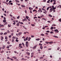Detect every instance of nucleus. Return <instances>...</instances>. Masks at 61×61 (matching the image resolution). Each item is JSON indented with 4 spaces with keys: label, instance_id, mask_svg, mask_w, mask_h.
I'll use <instances>...</instances> for the list:
<instances>
[{
    "label": "nucleus",
    "instance_id": "obj_20",
    "mask_svg": "<svg viewBox=\"0 0 61 61\" xmlns=\"http://www.w3.org/2000/svg\"><path fill=\"white\" fill-rule=\"evenodd\" d=\"M19 47H21V48H23V47L22 46H19Z\"/></svg>",
    "mask_w": 61,
    "mask_h": 61
},
{
    "label": "nucleus",
    "instance_id": "obj_29",
    "mask_svg": "<svg viewBox=\"0 0 61 61\" xmlns=\"http://www.w3.org/2000/svg\"><path fill=\"white\" fill-rule=\"evenodd\" d=\"M31 25L32 26H35V25L34 24H31Z\"/></svg>",
    "mask_w": 61,
    "mask_h": 61
},
{
    "label": "nucleus",
    "instance_id": "obj_9",
    "mask_svg": "<svg viewBox=\"0 0 61 61\" xmlns=\"http://www.w3.org/2000/svg\"><path fill=\"white\" fill-rule=\"evenodd\" d=\"M26 18L27 19H28L29 17L28 16H26Z\"/></svg>",
    "mask_w": 61,
    "mask_h": 61
},
{
    "label": "nucleus",
    "instance_id": "obj_4",
    "mask_svg": "<svg viewBox=\"0 0 61 61\" xmlns=\"http://www.w3.org/2000/svg\"><path fill=\"white\" fill-rule=\"evenodd\" d=\"M12 58H14V59H16V58H17L15 56L12 57Z\"/></svg>",
    "mask_w": 61,
    "mask_h": 61
},
{
    "label": "nucleus",
    "instance_id": "obj_51",
    "mask_svg": "<svg viewBox=\"0 0 61 61\" xmlns=\"http://www.w3.org/2000/svg\"><path fill=\"white\" fill-rule=\"evenodd\" d=\"M30 13H32V10H30Z\"/></svg>",
    "mask_w": 61,
    "mask_h": 61
},
{
    "label": "nucleus",
    "instance_id": "obj_61",
    "mask_svg": "<svg viewBox=\"0 0 61 61\" xmlns=\"http://www.w3.org/2000/svg\"><path fill=\"white\" fill-rule=\"evenodd\" d=\"M52 8H53L54 7V5H52Z\"/></svg>",
    "mask_w": 61,
    "mask_h": 61
},
{
    "label": "nucleus",
    "instance_id": "obj_8",
    "mask_svg": "<svg viewBox=\"0 0 61 61\" xmlns=\"http://www.w3.org/2000/svg\"><path fill=\"white\" fill-rule=\"evenodd\" d=\"M3 22L4 23H5L6 22V20H3Z\"/></svg>",
    "mask_w": 61,
    "mask_h": 61
},
{
    "label": "nucleus",
    "instance_id": "obj_63",
    "mask_svg": "<svg viewBox=\"0 0 61 61\" xmlns=\"http://www.w3.org/2000/svg\"><path fill=\"white\" fill-rule=\"evenodd\" d=\"M31 55H33L34 53H31Z\"/></svg>",
    "mask_w": 61,
    "mask_h": 61
},
{
    "label": "nucleus",
    "instance_id": "obj_37",
    "mask_svg": "<svg viewBox=\"0 0 61 61\" xmlns=\"http://www.w3.org/2000/svg\"><path fill=\"white\" fill-rule=\"evenodd\" d=\"M1 30H5V29H0Z\"/></svg>",
    "mask_w": 61,
    "mask_h": 61
},
{
    "label": "nucleus",
    "instance_id": "obj_54",
    "mask_svg": "<svg viewBox=\"0 0 61 61\" xmlns=\"http://www.w3.org/2000/svg\"><path fill=\"white\" fill-rule=\"evenodd\" d=\"M53 1L52 0H51L50 1L51 3H52V2H53Z\"/></svg>",
    "mask_w": 61,
    "mask_h": 61
},
{
    "label": "nucleus",
    "instance_id": "obj_6",
    "mask_svg": "<svg viewBox=\"0 0 61 61\" xmlns=\"http://www.w3.org/2000/svg\"><path fill=\"white\" fill-rule=\"evenodd\" d=\"M28 40V38L24 39V41H26V40Z\"/></svg>",
    "mask_w": 61,
    "mask_h": 61
},
{
    "label": "nucleus",
    "instance_id": "obj_2",
    "mask_svg": "<svg viewBox=\"0 0 61 61\" xmlns=\"http://www.w3.org/2000/svg\"><path fill=\"white\" fill-rule=\"evenodd\" d=\"M55 32H56V33H58L59 32V31L57 29H56L55 30Z\"/></svg>",
    "mask_w": 61,
    "mask_h": 61
},
{
    "label": "nucleus",
    "instance_id": "obj_57",
    "mask_svg": "<svg viewBox=\"0 0 61 61\" xmlns=\"http://www.w3.org/2000/svg\"><path fill=\"white\" fill-rule=\"evenodd\" d=\"M48 27V26H45V28H46V27Z\"/></svg>",
    "mask_w": 61,
    "mask_h": 61
},
{
    "label": "nucleus",
    "instance_id": "obj_58",
    "mask_svg": "<svg viewBox=\"0 0 61 61\" xmlns=\"http://www.w3.org/2000/svg\"><path fill=\"white\" fill-rule=\"evenodd\" d=\"M31 39V38H29V39H28V41H30V39Z\"/></svg>",
    "mask_w": 61,
    "mask_h": 61
},
{
    "label": "nucleus",
    "instance_id": "obj_40",
    "mask_svg": "<svg viewBox=\"0 0 61 61\" xmlns=\"http://www.w3.org/2000/svg\"><path fill=\"white\" fill-rule=\"evenodd\" d=\"M22 46V44H19V46Z\"/></svg>",
    "mask_w": 61,
    "mask_h": 61
},
{
    "label": "nucleus",
    "instance_id": "obj_56",
    "mask_svg": "<svg viewBox=\"0 0 61 61\" xmlns=\"http://www.w3.org/2000/svg\"><path fill=\"white\" fill-rule=\"evenodd\" d=\"M1 26H2L3 27H4V25H1L0 26V27H1Z\"/></svg>",
    "mask_w": 61,
    "mask_h": 61
},
{
    "label": "nucleus",
    "instance_id": "obj_30",
    "mask_svg": "<svg viewBox=\"0 0 61 61\" xmlns=\"http://www.w3.org/2000/svg\"><path fill=\"white\" fill-rule=\"evenodd\" d=\"M42 19H43V20H45V21H46V19L44 18H42Z\"/></svg>",
    "mask_w": 61,
    "mask_h": 61
},
{
    "label": "nucleus",
    "instance_id": "obj_53",
    "mask_svg": "<svg viewBox=\"0 0 61 61\" xmlns=\"http://www.w3.org/2000/svg\"><path fill=\"white\" fill-rule=\"evenodd\" d=\"M15 24H16V23H15V22H14V23H13V25H15Z\"/></svg>",
    "mask_w": 61,
    "mask_h": 61
},
{
    "label": "nucleus",
    "instance_id": "obj_42",
    "mask_svg": "<svg viewBox=\"0 0 61 61\" xmlns=\"http://www.w3.org/2000/svg\"><path fill=\"white\" fill-rule=\"evenodd\" d=\"M46 32H47V33H49V32H50V31H46Z\"/></svg>",
    "mask_w": 61,
    "mask_h": 61
},
{
    "label": "nucleus",
    "instance_id": "obj_32",
    "mask_svg": "<svg viewBox=\"0 0 61 61\" xmlns=\"http://www.w3.org/2000/svg\"><path fill=\"white\" fill-rule=\"evenodd\" d=\"M59 49H60V47H58L57 49V50H59Z\"/></svg>",
    "mask_w": 61,
    "mask_h": 61
},
{
    "label": "nucleus",
    "instance_id": "obj_60",
    "mask_svg": "<svg viewBox=\"0 0 61 61\" xmlns=\"http://www.w3.org/2000/svg\"><path fill=\"white\" fill-rule=\"evenodd\" d=\"M12 42H14V40L12 39Z\"/></svg>",
    "mask_w": 61,
    "mask_h": 61
},
{
    "label": "nucleus",
    "instance_id": "obj_22",
    "mask_svg": "<svg viewBox=\"0 0 61 61\" xmlns=\"http://www.w3.org/2000/svg\"><path fill=\"white\" fill-rule=\"evenodd\" d=\"M46 44H49V42L47 41H46L45 42Z\"/></svg>",
    "mask_w": 61,
    "mask_h": 61
},
{
    "label": "nucleus",
    "instance_id": "obj_15",
    "mask_svg": "<svg viewBox=\"0 0 61 61\" xmlns=\"http://www.w3.org/2000/svg\"><path fill=\"white\" fill-rule=\"evenodd\" d=\"M51 30L52 29H54V27L53 26H51Z\"/></svg>",
    "mask_w": 61,
    "mask_h": 61
},
{
    "label": "nucleus",
    "instance_id": "obj_47",
    "mask_svg": "<svg viewBox=\"0 0 61 61\" xmlns=\"http://www.w3.org/2000/svg\"><path fill=\"white\" fill-rule=\"evenodd\" d=\"M8 49L9 48V46H7L6 47Z\"/></svg>",
    "mask_w": 61,
    "mask_h": 61
},
{
    "label": "nucleus",
    "instance_id": "obj_50",
    "mask_svg": "<svg viewBox=\"0 0 61 61\" xmlns=\"http://www.w3.org/2000/svg\"><path fill=\"white\" fill-rule=\"evenodd\" d=\"M43 41H45L46 39L45 38H43L42 39Z\"/></svg>",
    "mask_w": 61,
    "mask_h": 61
},
{
    "label": "nucleus",
    "instance_id": "obj_26",
    "mask_svg": "<svg viewBox=\"0 0 61 61\" xmlns=\"http://www.w3.org/2000/svg\"><path fill=\"white\" fill-rule=\"evenodd\" d=\"M43 58V57H41L40 58V59H42Z\"/></svg>",
    "mask_w": 61,
    "mask_h": 61
},
{
    "label": "nucleus",
    "instance_id": "obj_41",
    "mask_svg": "<svg viewBox=\"0 0 61 61\" xmlns=\"http://www.w3.org/2000/svg\"><path fill=\"white\" fill-rule=\"evenodd\" d=\"M20 24L23 25V24H24V23L22 22H21Z\"/></svg>",
    "mask_w": 61,
    "mask_h": 61
},
{
    "label": "nucleus",
    "instance_id": "obj_3",
    "mask_svg": "<svg viewBox=\"0 0 61 61\" xmlns=\"http://www.w3.org/2000/svg\"><path fill=\"white\" fill-rule=\"evenodd\" d=\"M36 46H35L33 47L32 48L33 49H36Z\"/></svg>",
    "mask_w": 61,
    "mask_h": 61
},
{
    "label": "nucleus",
    "instance_id": "obj_11",
    "mask_svg": "<svg viewBox=\"0 0 61 61\" xmlns=\"http://www.w3.org/2000/svg\"><path fill=\"white\" fill-rule=\"evenodd\" d=\"M25 45L26 46V47H28V44H26Z\"/></svg>",
    "mask_w": 61,
    "mask_h": 61
},
{
    "label": "nucleus",
    "instance_id": "obj_35",
    "mask_svg": "<svg viewBox=\"0 0 61 61\" xmlns=\"http://www.w3.org/2000/svg\"><path fill=\"white\" fill-rule=\"evenodd\" d=\"M0 35H3V32L1 33H0Z\"/></svg>",
    "mask_w": 61,
    "mask_h": 61
},
{
    "label": "nucleus",
    "instance_id": "obj_59",
    "mask_svg": "<svg viewBox=\"0 0 61 61\" xmlns=\"http://www.w3.org/2000/svg\"><path fill=\"white\" fill-rule=\"evenodd\" d=\"M31 37H34V36H31Z\"/></svg>",
    "mask_w": 61,
    "mask_h": 61
},
{
    "label": "nucleus",
    "instance_id": "obj_43",
    "mask_svg": "<svg viewBox=\"0 0 61 61\" xmlns=\"http://www.w3.org/2000/svg\"><path fill=\"white\" fill-rule=\"evenodd\" d=\"M4 52V51H1L0 52L1 53H3V52Z\"/></svg>",
    "mask_w": 61,
    "mask_h": 61
},
{
    "label": "nucleus",
    "instance_id": "obj_49",
    "mask_svg": "<svg viewBox=\"0 0 61 61\" xmlns=\"http://www.w3.org/2000/svg\"><path fill=\"white\" fill-rule=\"evenodd\" d=\"M51 34H53V33H54V32H52V31H51L50 32Z\"/></svg>",
    "mask_w": 61,
    "mask_h": 61
},
{
    "label": "nucleus",
    "instance_id": "obj_18",
    "mask_svg": "<svg viewBox=\"0 0 61 61\" xmlns=\"http://www.w3.org/2000/svg\"><path fill=\"white\" fill-rule=\"evenodd\" d=\"M52 9L53 10H55V9H56V7H54L53 8H52Z\"/></svg>",
    "mask_w": 61,
    "mask_h": 61
},
{
    "label": "nucleus",
    "instance_id": "obj_36",
    "mask_svg": "<svg viewBox=\"0 0 61 61\" xmlns=\"http://www.w3.org/2000/svg\"><path fill=\"white\" fill-rule=\"evenodd\" d=\"M59 21H60V22H61V18L59 20Z\"/></svg>",
    "mask_w": 61,
    "mask_h": 61
},
{
    "label": "nucleus",
    "instance_id": "obj_27",
    "mask_svg": "<svg viewBox=\"0 0 61 61\" xmlns=\"http://www.w3.org/2000/svg\"><path fill=\"white\" fill-rule=\"evenodd\" d=\"M7 34V33L6 32L4 33V35H6Z\"/></svg>",
    "mask_w": 61,
    "mask_h": 61
},
{
    "label": "nucleus",
    "instance_id": "obj_23",
    "mask_svg": "<svg viewBox=\"0 0 61 61\" xmlns=\"http://www.w3.org/2000/svg\"><path fill=\"white\" fill-rule=\"evenodd\" d=\"M49 7H48L47 8L46 10H49Z\"/></svg>",
    "mask_w": 61,
    "mask_h": 61
},
{
    "label": "nucleus",
    "instance_id": "obj_34",
    "mask_svg": "<svg viewBox=\"0 0 61 61\" xmlns=\"http://www.w3.org/2000/svg\"><path fill=\"white\" fill-rule=\"evenodd\" d=\"M20 17V16H19L18 17H17V19H19V18Z\"/></svg>",
    "mask_w": 61,
    "mask_h": 61
},
{
    "label": "nucleus",
    "instance_id": "obj_45",
    "mask_svg": "<svg viewBox=\"0 0 61 61\" xmlns=\"http://www.w3.org/2000/svg\"><path fill=\"white\" fill-rule=\"evenodd\" d=\"M22 45H23V46H25V44H24V43L23 42L22 43Z\"/></svg>",
    "mask_w": 61,
    "mask_h": 61
},
{
    "label": "nucleus",
    "instance_id": "obj_52",
    "mask_svg": "<svg viewBox=\"0 0 61 61\" xmlns=\"http://www.w3.org/2000/svg\"><path fill=\"white\" fill-rule=\"evenodd\" d=\"M43 2H46V0H43Z\"/></svg>",
    "mask_w": 61,
    "mask_h": 61
},
{
    "label": "nucleus",
    "instance_id": "obj_16",
    "mask_svg": "<svg viewBox=\"0 0 61 61\" xmlns=\"http://www.w3.org/2000/svg\"><path fill=\"white\" fill-rule=\"evenodd\" d=\"M40 48L41 49H43V46H40Z\"/></svg>",
    "mask_w": 61,
    "mask_h": 61
},
{
    "label": "nucleus",
    "instance_id": "obj_44",
    "mask_svg": "<svg viewBox=\"0 0 61 61\" xmlns=\"http://www.w3.org/2000/svg\"><path fill=\"white\" fill-rule=\"evenodd\" d=\"M9 38H11V35H10L9 36Z\"/></svg>",
    "mask_w": 61,
    "mask_h": 61
},
{
    "label": "nucleus",
    "instance_id": "obj_33",
    "mask_svg": "<svg viewBox=\"0 0 61 61\" xmlns=\"http://www.w3.org/2000/svg\"><path fill=\"white\" fill-rule=\"evenodd\" d=\"M8 25V27H11V25Z\"/></svg>",
    "mask_w": 61,
    "mask_h": 61
},
{
    "label": "nucleus",
    "instance_id": "obj_13",
    "mask_svg": "<svg viewBox=\"0 0 61 61\" xmlns=\"http://www.w3.org/2000/svg\"><path fill=\"white\" fill-rule=\"evenodd\" d=\"M41 10H41V9L39 8V10H38V11L40 12V11H41Z\"/></svg>",
    "mask_w": 61,
    "mask_h": 61
},
{
    "label": "nucleus",
    "instance_id": "obj_24",
    "mask_svg": "<svg viewBox=\"0 0 61 61\" xmlns=\"http://www.w3.org/2000/svg\"><path fill=\"white\" fill-rule=\"evenodd\" d=\"M43 13H44V14H46V13H47V11H45V12H43Z\"/></svg>",
    "mask_w": 61,
    "mask_h": 61
},
{
    "label": "nucleus",
    "instance_id": "obj_38",
    "mask_svg": "<svg viewBox=\"0 0 61 61\" xmlns=\"http://www.w3.org/2000/svg\"><path fill=\"white\" fill-rule=\"evenodd\" d=\"M42 10H43V11H46V10L45 9H44L43 8H42Z\"/></svg>",
    "mask_w": 61,
    "mask_h": 61
},
{
    "label": "nucleus",
    "instance_id": "obj_5",
    "mask_svg": "<svg viewBox=\"0 0 61 61\" xmlns=\"http://www.w3.org/2000/svg\"><path fill=\"white\" fill-rule=\"evenodd\" d=\"M22 34V32H19L18 34V35L19 36H20V35H21Z\"/></svg>",
    "mask_w": 61,
    "mask_h": 61
},
{
    "label": "nucleus",
    "instance_id": "obj_39",
    "mask_svg": "<svg viewBox=\"0 0 61 61\" xmlns=\"http://www.w3.org/2000/svg\"><path fill=\"white\" fill-rule=\"evenodd\" d=\"M41 36H44V34H41Z\"/></svg>",
    "mask_w": 61,
    "mask_h": 61
},
{
    "label": "nucleus",
    "instance_id": "obj_31",
    "mask_svg": "<svg viewBox=\"0 0 61 61\" xmlns=\"http://www.w3.org/2000/svg\"><path fill=\"white\" fill-rule=\"evenodd\" d=\"M22 7H25V6L24 5H21Z\"/></svg>",
    "mask_w": 61,
    "mask_h": 61
},
{
    "label": "nucleus",
    "instance_id": "obj_55",
    "mask_svg": "<svg viewBox=\"0 0 61 61\" xmlns=\"http://www.w3.org/2000/svg\"><path fill=\"white\" fill-rule=\"evenodd\" d=\"M37 17H34V19H35V18H37Z\"/></svg>",
    "mask_w": 61,
    "mask_h": 61
},
{
    "label": "nucleus",
    "instance_id": "obj_62",
    "mask_svg": "<svg viewBox=\"0 0 61 61\" xmlns=\"http://www.w3.org/2000/svg\"><path fill=\"white\" fill-rule=\"evenodd\" d=\"M11 2H12V1L10 0L9 1V3H11Z\"/></svg>",
    "mask_w": 61,
    "mask_h": 61
},
{
    "label": "nucleus",
    "instance_id": "obj_12",
    "mask_svg": "<svg viewBox=\"0 0 61 61\" xmlns=\"http://www.w3.org/2000/svg\"><path fill=\"white\" fill-rule=\"evenodd\" d=\"M5 46L4 45V46L2 47V48L3 49H4L5 48Z\"/></svg>",
    "mask_w": 61,
    "mask_h": 61
},
{
    "label": "nucleus",
    "instance_id": "obj_1",
    "mask_svg": "<svg viewBox=\"0 0 61 61\" xmlns=\"http://www.w3.org/2000/svg\"><path fill=\"white\" fill-rule=\"evenodd\" d=\"M53 8H51L50 10V13H51V12H52V11H53Z\"/></svg>",
    "mask_w": 61,
    "mask_h": 61
},
{
    "label": "nucleus",
    "instance_id": "obj_21",
    "mask_svg": "<svg viewBox=\"0 0 61 61\" xmlns=\"http://www.w3.org/2000/svg\"><path fill=\"white\" fill-rule=\"evenodd\" d=\"M53 41L50 42H49V44H51V43H53Z\"/></svg>",
    "mask_w": 61,
    "mask_h": 61
},
{
    "label": "nucleus",
    "instance_id": "obj_10",
    "mask_svg": "<svg viewBox=\"0 0 61 61\" xmlns=\"http://www.w3.org/2000/svg\"><path fill=\"white\" fill-rule=\"evenodd\" d=\"M18 38H16V40H15V41L16 42H18L19 41L18 40H17L18 39Z\"/></svg>",
    "mask_w": 61,
    "mask_h": 61
},
{
    "label": "nucleus",
    "instance_id": "obj_19",
    "mask_svg": "<svg viewBox=\"0 0 61 61\" xmlns=\"http://www.w3.org/2000/svg\"><path fill=\"white\" fill-rule=\"evenodd\" d=\"M49 16H50V17H52V15H51L50 14H49Z\"/></svg>",
    "mask_w": 61,
    "mask_h": 61
},
{
    "label": "nucleus",
    "instance_id": "obj_46",
    "mask_svg": "<svg viewBox=\"0 0 61 61\" xmlns=\"http://www.w3.org/2000/svg\"><path fill=\"white\" fill-rule=\"evenodd\" d=\"M40 46H42V44H41V43H40L39 44Z\"/></svg>",
    "mask_w": 61,
    "mask_h": 61
},
{
    "label": "nucleus",
    "instance_id": "obj_7",
    "mask_svg": "<svg viewBox=\"0 0 61 61\" xmlns=\"http://www.w3.org/2000/svg\"><path fill=\"white\" fill-rule=\"evenodd\" d=\"M15 1L16 3H19V1H18V0H15Z\"/></svg>",
    "mask_w": 61,
    "mask_h": 61
},
{
    "label": "nucleus",
    "instance_id": "obj_28",
    "mask_svg": "<svg viewBox=\"0 0 61 61\" xmlns=\"http://www.w3.org/2000/svg\"><path fill=\"white\" fill-rule=\"evenodd\" d=\"M23 27L24 28H25V29H26V27H25V26H23Z\"/></svg>",
    "mask_w": 61,
    "mask_h": 61
},
{
    "label": "nucleus",
    "instance_id": "obj_48",
    "mask_svg": "<svg viewBox=\"0 0 61 61\" xmlns=\"http://www.w3.org/2000/svg\"><path fill=\"white\" fill-rule=\"evenodd\" d=\"M33 11L34 12V11H35V12H36V10H33Z\"/></svg>",
    "mask_w": 61,
    "mask_h": 61
},
{
    "label": "nucleus",
    "instance_id": "obj_17",
    "mask_svg": "<svg viewBox=\"0 0 61 61\" xmlns=\"http://www.w3.org/2000/svg\"><path fill=\"white\" fill-rule=\"evenodd\" d=\"M16 25H17V26H18L19 25V23H17L16 24Z\"/></svg>",
    "mask_w": 61,
    "mask_h": 61
},
{
    "label": "nucleus",
    "instance_id": "obj_25",
    "mask_svg": "<svg viewBox=\"0 0 61 61\" xmlns=\"http://www.w3.org/2000/svg\"><path fill=\"white\" fill-rule=\"evenodd\" d=\"M39 40H40V39H36V40H37V41H38Z\"/></svg>",
    "mask_w": 61,
    "mask_h": 61
},
{
    "label": "nucleus",
    "instance_id": "obj_64",
    "mask_svg": "<svg viewBox=\"0 0 61 61\" xmlns=\"http://www.w3.org/2000/svg\"><path fill=\"white\" fill-rule=\"evenodd\" d=\"M59 6H60L59 7L60 8H61V5H59Z\"/></svg>",
    "mask_w": 61,
    "mask_h": 61
},
{
    "label": "nucleus",
    "instance_id": "obj_14",
    "mask_svg": "<svg viewBox=\"0 0 61 61\" xmlns=\"http://www.w3.org/2000/svg\"><path fill=\"white\" fill-rule=\"evenodd\" d=\"M53 37L55 38H58V37L56 36H54Z\"/></svg>",
    "mask_w": 61,
    "mask_h": 61
}]
</instances>
